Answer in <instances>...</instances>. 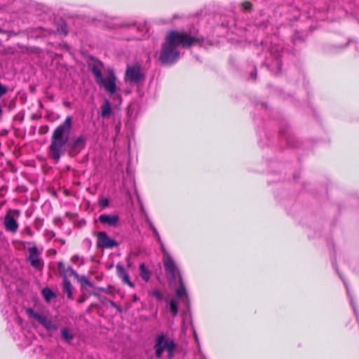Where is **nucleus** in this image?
I'll use <instances>...</instances> for the list:
<instances>
[{
	"label": "nucleus",
	"mask_w": 359,
	"mask_h": 359,
	"mask_svg": "<svg viewBox=\"0 0 359 359\" xmlns=\"http://www.w3.org/2000/svg\"><path fill=\"white\" fill-rule=\"evenodd\" d=\"M199 42V39L191 36L187 32L171 30L166 35L159 60L163 65H171L177 62L180 57V52L178 50L180 46L188 48Z\"/></svg>",
	"instance_id": "f257e3e1"
},
{
	"label": "nucleus",
	"mask_w": 359,
	"mask_h": 359,
	"mask_svg": "<svg viewBox=\"0 0 359 359\" xmlns=\"http://www.w3.org/2000/svg\"><path fill=\"white\" fill-rule=\"evenodd\" d=\"M72 126V117L68 116L62 123L59 125L53 131L49 150L53 158L58 162L62 154L65 150Z\"/></svg>",
	"instance_id": "f03ea898"
},
{
	"label": "nucleus",
	"mask_w": 359,
	"mask_h": 359,
	"mask_svg": "<svg viewBox=\"0 0 359 359\" xmlns=\"http://www.w3.org/2000/svg\"><path fill=\"white\" fill-rule=\"evenodd\" d=\"M175 344L172 339H165L164 334L158 335L156 338L154 348L156 355L160 358L164 351H168V358L171 359L173 356V352L175 348Z\"/></svg>",
	"instance_id": "7ed1b4c3"
},
{
	"label": "nucleus",
	"mask_w": 359,
	"mask_h": 359,
	"mask_svg": "<svg viewBox=\"0 0 359 359\" xmlns=\"http://www.w3.org/2000/svg\"><path fill=\"white\" fill-rule=\"evenodd\" d=\"M145 73L139 64L129 65L127 67L124 80L126 83L139 84L145 80Z\"/></svg>",
	"instance_id": "20e7f679"
},
{
	"label": "nucleus",
	"mask_w": 359,
	"mask_h": 359,
	"mask_svg": "<svg viewBox=\"0 0 359 359\" xmlns=\"http://www.w3.org/2000/svg\"><path fill=\"white\" fill-rule=\"evenodd\" d=\"M116 80L114 70L109 69L106 77L102 76L96 82L100 87L103 88L109 94L114 95L117 89Z\"/></svg>",
	"instance_id": "39448f33"
},
{
	"label": "nucleus",
	"mask_w": 359,
	"mask_h": 359,
	"mask_svg": "<svg viewBox=\"0 0 359 359\" xmlns=\"http://www.w3.org/2000/svg\"><path fill=\"white\" fill-rule=\"evenodd\" d=\"M163 264L166 273L172 280H175L177 278L180 280V276H182L171 255H168V257H163Z\"/></svg>",
	"instance_id": "423d86ee"
},
{
	"label": "nucleus",
	"mask_w": 359,
	"mask_h": 359,
	"mask_svg": "<svg viewBox=\"0 0 359 359\" xmlns=\"http://www.w3.org/2000/svg\"><path fill=\"white\" fill-rule=\"evenodd\" d=\"M27 313L30 317L34 318L41 324L48 331H53L57 329V325L53 323L52 321L43 314L36 313L32 309H28Z\"/></svg>",
	"instance_id": "0eeeda50"
},
{
	"label": "nucleus",
	"mask_w": 359,
	"mask_h": 359,
	"mask_svg": "<svg viewBox=\"0 0 359 359\" xmlns=\"http://www.w3.org/2000/svg\"><path fill=\"white\" fill-rule=\"evenodd\" d=\"M97 246L102 249H112L118 245V243L105 231H99L96 233Z\"/></svg>",
	"instance_id": "6e6552de"
},
{
	"label": "nucleus",
	"mask_w": 359,
	"mask_h": 359,
	"mask_svg": "<svg viewBox=\"0 0 359 359\" xmlns=\"http://www.w3.org/2000/svg\"><path fill=\"white\" fill-rule=\"evenodd\" d=\"M27 250L29 252V256L27 259L30 262L31 265L35 269H41L43 265V261L40 258L41 252L39 251V249L35 245L29 247Z\"/></svg>",
	"instance_id": "1a4fd4ad"
},
{
	"label": "nucleus",
	"mask_w": 359,
	"mask_h": 359,
	"mask_svg": "<svg viewBox=\"0 0 359 359\" xmlns=\"http://www.w3.org/2000/svg\"><path fill=\"white\" fill-rule=\"evenodd\" d=\"M98 221L104 225L115 227L118 225L119 217L118 215L115 214H102L99 216Z\"/></svg>",
	"instance_id": "9d476101"
},
{
	"label": "nucleus",
	"mask_w": 359,
	"mask_h": 359,
	"mask_svg": "<svg viewBox=\"0 0 359 359\" xmlns=\"http://www.w3.org/2000/svg\"><path fill=\"white\" fill-rule=\"evenodd\" d=\"M67 271H69L70 274L78 280L83 288L86 287V286L90 287H93L94 286L86 276L79 275L71 266H68Z\"/></svg>",
	"instance_id": "9b49d317"
},
{
	"label": "nucleus",
	"mask_w": 359,
	"mask_h": 359,
	"mask_svg": "<svg viewBox=\"0 0 359 359\" xmlns=\"http://www.w3.org/2000/svg\"><path fill=\"white\" fill-rule=\"evenodd\" d=\"M4 224L6 231L11 233L17 232L19 226L17 221L13 218V216L8 214L6 215L4 217Z\"/></svg>",
	"instance_id": "f8f14e48"
},
{
	"label": "nucleus",
	"mask_w": 359,
	"mask_h": 359,
	"mask_svg": "<svg viewBox=\"0 0 359 359\" xmlns=\"http://www.w3.org/2000/svg\"><path fill=\"white\" fill-rule=\"evenodd\" d=\"M116 272L120 278H121L122 281L126 284H128L130 287H134V284L130 281L129 278V276L128 273L126 271L123 266L122 264H117L116 266Z\"/></svg>",
	"instance_id": "ddd939ff"
},
{
	"label": "nucleus",
	"mask_w": 359,
	"mask_h": 359,
	"mask_svg": "<svg viewBox=\"0 0 359 359\" xmlns=\"http://www.w3.org/2000/svg\"><path fill=\"white\" fill-rule=\"evenodd\" d=\"M179 283H180V287L178 288H177L175 290L177 297L179 299H185L186 300H188V294L187 292V290H186L185 285L184 284L182 276H180Z\"/></svg>",
	"instance_id": "4468645a"
},
{
	"label": "nucleus",
	"mask_w": 359,
	"mask_h": 359,
	"mask_svg": "<svg viewBox=\"0 0 359 359\" xmlns=\"http://www.w3.org/2000/svg\"><path fill=\"white\" fill-rule=\"evenodd\" d=\"M63 292L67 294L69 299H72V286L66 275L63 276Z\"/></svg>",
	"instance_id": "2eb2a0df"
},
{
	"label": "nucleus",
	"mask_w": 359,
	"mask_h": 359,
	"mask_svg": "<svg viewBox=\"0 0 359 359\" xmlns=\"http://www.w3.org/2000/svg\"><path fill=\"white\" fill-rule=\"evenodd\" d=\"M101 65H102V63L89 65V69L94 74L96 81L102 76Z\"/></svg>",
	"instance_id": "dca6fc26"
},
{
	"label": "nucleus",
	"mask_w": 359,
	"mask_h": 359,
	"mask_svg": "<svg viewBox=\"0 0 359 359\" xmlns=\"http://www.w3.org/2000/svg\"><path fill=\"white\" fill-rule=\"evenodd\" d=\"M61 337L67 343H70L74 336L70 329L64 327L61 330Z\"/></svg>",
	"instance_id": "f3484780"
},
{
	"label": "nucleus",
	"mask_w": 359,
	"mask_h": 359,
	"mask_svg": "<svg viewBox=\"0 0 359 359\" xmlns=\"http://www.w3.org/2000/svg\"><path fill=\"white\" fill-rule=\"evenodd\" d=\"M111 104L108 100H106L104 104L101 107V116L102 117H107L111 114Z\"/></svg>",
	"instance_id": "a211bd4d"
},
{
	"label": "nucleus",
	"mask_w": 359,
	"mask_h": 359,
	"mask_svg": "<svg viewBox=\"0 0 359 359\" xmlns=\"http://www.w3.org/2000/svg\"><path fill=\"white\" fill-rule=\"evenodd\" d=\"M86 144V139L83 136H79L73 140L72 147L74 149L83 148Z\"/></svg>",
	"instance_id": "6ab92c4d"
},
{
	"label": "nucleus",
	"mask_w": 359,
	"mask_h": 359,
	"mask_svg": "<svg viewBox=\"0 0 359 359\" xmlns=\"http://www.w3.org/2000/svg\"><path fill=\"white\" fill-rule=\"evenodd\" d=\"M140 275L143 280L145 281H148L150 279L151 273L150 271L147 269L146 266L144 263H142L140 266Z\"/></svg>",
	"instance_id": "aec40b11"
},
{
	"label": "nucleus",
	"mask_w": 359,
	"mask_h": 359,
	"mask_svg": "<svg viewBox=\"0 0 359 359\" xmlns=\"http://www.w3.org/2000/svg\"><path fill=\"white\" fill-rule=\"evenodd\" d=\"M42 294L47 302H50L55 297V294L48 287L43 289Z\"/></svg>",
	"instance_id": "412c9836"
},
{
	"label": "nucleus",
	"mask_w": 359,
	"mask_h": 359,
	"mask_svg": "<svg viewBox=\"0 0 359 359\" xmlns=\"http://www.w3.org/2000/svg\"><path fill=\"white\" fill-rule=\"evenodd\" d=\"M168 304H169L170 310L171 313L174 316H176L178 313V306H177V302L172 299H170L168 301Z\"/></svg>",
	"instance_id": "4be33fe9"
},
{
	"label": "nucleus",
	"mask_w": 359,
	"mask_h": 359,
	"mask_svg": "<svg viewBox=\"0 0 359 359\" xmlns=\"http://www.w3.org/2000/svg\"><path fill=\"white\" fill-rule=\"evenodd\" d=\"M71 262L74 264L81 266L84 264V258L78 255H74L71 257Z\"/></svg>",
	"instance_id": "5701e85b"
},
{
	"label": "nucleus",
	"mask_w": 359,
	"mask_h": 359,
	"mask_svg": "<svg viewBox=\"0 0 359 359\" xmlns=\"http://www.w3.org/2000/svg\"><path fill=\"white\" fill-rule=\"evenodd\" d=\"M152 295L155 297H156L158 299H162L163 296L161 292L158 290H153L151 292Z\"/></svg>",
	"instance_id": "b1692460"
},
{
	"label": "nucleus",
	"mask_w": 359,
	"mask_h": 359,
	"mask_svg": "<svg viewBox=\"0 0 359 359\" xmlns=\"http://www.w3.org/2000/svg\"><path fill=\"white\" fill-rule=\"evenodd\" d=\"M158 243H160V245H161V250L163 252V255H164V257H168V255H170L168 252L166 250L165 246H164V244L163 243L162 241L161 240V241H158Z\"/></svg>",
	"instance_id": "393cba45"
},
{
	"label": "nucleus",
	"mask_w": 359,
	"mask_h": 359,
	"mask_svg": "<svg viewBox=\"0 0 359 359\" xmlns=\"http://www.w3.org/2000/svg\"><path fill=\"white\" fill-rule=\"evenodd\" d=\"M100 205L102 208H107L109 205V200L107 198H103L100 200Z\"/></svg>",
	"instance_id": "a878e982"
},
{
	"label": "nucleus",
	"mask_w": 359,
	"mask_h": 359,
	"mask_svg": "<svg viewBox=\"0 0 359 359\" xmlns=\"http://www.w3.org/2000/svg\"><path fill=\"white\" fill-rule=\"evenodd\" d=\"M7 93V88L5 86L0 83V97L3 96Z\"/></svg>",
	"instance_id": "bb28decb"
},
{
	"label": "nucleus",
	"mask_w": 359,
	"mask_h": 359,
	"mask_svg": "<svg viewBox=\"0 0 359 359\" xmlns=\"http://www.w3.org/2000/svg\"><path fill=\"white\" fill-rule=\"evenodd\" d=\"M151 228L154 233L155 236L157 238L158 241H161V236L157 231V229L155 228V226L153 224H151Z\"/></svg>",
	"instance_id": "cd10ccee"
},
{
	"label": "nucleus",
	"mask_w": 359,
	"mask_h": 359,
	"mask_svg": "<svg viewBox=\"0 0 359 359\" xmlns=\"http://www.w3.org/2000/svg\"><path fill=\"white\" fill-rule=\"evenodd\" d=\"M9 1H10V0H0V10L4 9L6 4Z\"/></svg>",
	"instance_id": "c85d7f7f"
},
{
	"label": "nucleus",
	"mask_w": 359,
	"mask_h": 359,
	"mask_svg": "<svg viewBox=\"0 0 359 359\" xmlns=\"http://www.w3.org/2000/svg\"><path fill=\"white\" fill-rule=\"evenodd\" d=\"M251 4L250 2H244L243 4V6L244 8V9L245 10H249L250 8H251Z\"/></svg>",
	"instance_id": "c756f323"
},
{
	"label": "nucleus",
	"mask_w": 359,
	"mask_h": 359,
	"mask_svg": "<svg viewBox=\"0 0 359 359\" xmlns=\"http://www.w3.org/2000/svg\"><path fill=\"white\" fill-rule=\"evenodd\" d=\"M58 266L60 269L64 268V264L62 262L58 263Z\"/></svg>",
	"instance_id": "7c9ffc66"
},
{
	"label": "nucleus",
	"mask_w": 359,
	"mask_h": 359,
	"mask_svg": "<svg viewBox=\"0 0 359 359\" xmlns=\"http://www.w3.org/2000/svg\"><path fill=\"white\" fill-rule=\"evenodd\" d=\"M256 74H257V72H256V71H255V73H253V72H252V73H251V75H252V76H253L254 78H255V77H256Z\"/></svg>",
	"instance_id": "2f4dec72"
},
{
	"label": "nucleus",
	"mask_w": 359,
	"mask_h": 359,
	"mask_svg": "<svg viewBox=\"0 0 359 359\" xmlns=\"http://www.w3.org/2000/svg\"><path fill=\"white\" fill-rule=\"evenodd\" d=\"M111 304L113 306H116V304H115L114 302H111Z\"/></svg>",
	"instance_id": "473e14b6"
},
{
	"label": "nucleus",
	"mask_w": 359,
	"mask_h": 359,
	"mask_svg": "<svg viewBox=\"0 0 359 359\" xmlns=\"http://www.w3.org/2000/svg\"><path fill=\"white\" fill-rule=\"evenodd\" d=\"M98 289H99L100 291H103V292H104V291H105V290H104V288H102V287H100V288H98Z\"/></svg>",
	"instance_id": "72a5a7b5"
},
{
	"label": "nucleus",
	"mask_w": 359,
	"mask_h": 359,
	"mask_svg": "<svg viewBox=\"0 0 359 359\" xmlns=\"http://www.w3.org/2000/svg\"><path fill=\"white\" fill-rule=\"evenodd\" d=\"M134 299L136 300L137 299L136 295H134Z\"/></svg>",
	"instance_id": "f704fd0d"
},
{
	"label": "nucleus",
	"mask_w": 359,
	"mask_h": 359,
	"mask_svg": "<svg viewBox=\"0 0 359 359\" xmlns=\"http://www.w3.org/2000/svg\"><path fill=\"white\" fill-rule=\"evenodd\" d=\"M65 105H66V106H69V103H65Z\"/></svg>",
	"instance_id": "c9c22d12"
},
{
	"label": "nucleus",
	"mask_w": 359,
	"mask_h": 359,
	"mask_svg": "<svg viewBox=\"0 0 359 359\" xmlns=\"http://www.w3.org/2000/svg\"><path fill=\"white\" fill-rule=\"evenodd\" d=\"M2 112V110H1V108L0 107V114H1Z\"/></svg>",
	"instance_id": "e433bc0d"
}]
</instances>
